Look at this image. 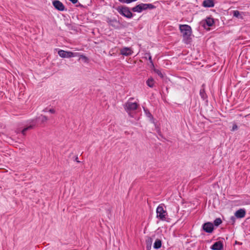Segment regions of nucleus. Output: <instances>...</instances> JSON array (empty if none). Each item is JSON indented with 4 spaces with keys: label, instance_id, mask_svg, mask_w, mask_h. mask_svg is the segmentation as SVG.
<instances>
[{
    "label": "nucleus",
    "instance_id": "21",
    "mask_svg": "<svg viewBox=\"0 0 250 250\" xmlns=\"http://www.w3.org/2000/svg\"><path fill=\"white\" fill-rule=\"evenodd\" d=\"M79 56L80 57V59H82V60H84L85 62H86L88 60V59L86 57L83 55H79L78 53V55L77 56Z\"/></svg>",
    "mask_w": 250,
    "mask_h": 250
},
{
    "label": "nucleus",
    "instance_id": "10",
    "mask_svg": "<svg viewBox=\"0 0 250 250\" xmlns=\"http://www.w3.org/2000/svg\"><path fill=\"white\" fill-rule=\"evenodd\" d=\"M54 6L60 11H63L64 9V6L63 4L59 0H55L53 2Z\"/></svg>",
    "mask_w": 250,
    "mask_h": 250
},
{
    "label": "nucleus",
    "instance_id": "15",
    "mask_svg": "<svg viewBox=\"0 0 250 250\" xmlns=\"http://www.w3.org/2000/svg\"><path fill=\"white\" fill-rule=\"evenodd\" d=\"M162 242L159 239H156L154 243L153 248L155 249H158L161 247Z\"/></svg>",
    "mask_w": 250,
    "mask_h": 250
},
{
    "label": "nucleus",
    "instance_id": "3",
    "mask_svg": "<svg viewBox=\"0 0 250 250\" xmlns=\"http://www.w3.org/2000/svg\"><path fill=\"white\" fill-rule=\"evenodd\" d=\"M116 10L123 16L128 19L132 17V14L129 8L126 6H120L116 8Z\"/></svg>",
    "mask_w": 250,
    "mask_h": 250
},
{
    "label": "nucleus",
    "instance_id": "1",
    "mask_svg": "<svg viewBox=\"0 0 250 250\" xmlns=\"http://www.w3.org/2000/svg\"><path fill=\"white\" fill-rule=\"evenodd\" d=\"M180 30L185 40L189 41L191 35V28L188 25L184 24L180 25Z\"/></svg>",
    "mask_w": 250,
    "mask_h": 250
},
{
    "label": "nucleus",
    "instance_id": "12",
    "mask_svg": "<svg viewBox=\"0 0 250 250\" xmlns=\"http://www.w3.org/2000/svg\"><path fill=\"white\" fill-rule=\"evenodd\" d=\"M214 5L213 0H205L203 2V6L205 7H212Z\"/></svg>",
    "mask_w": 250,
    "mask_h": 250
},
{
    "label": "nucleus",
    "instance_id": "5",
    "mask_svg": "<svg viewBox=\"0 0 250 250\" xmlns=\"http://www.w3.org/2000/svg\"><path fill=\"white\" fill-rule=\"evenodd\" d=\"M157 217L161 220H165L167 213L162 206L159 205L156 209Z\"/></svg>",
    "mask_w": 250,
    "mask_h": 250
},
{
    "label": "nucleus",
    "instance_id": "24",
    "mask_svg": "<svg viewBox=\"0 0 250 250\" xmlns=\"http://www.w3.org/2000/svg\"><path fill=\"white\" fill-rule=\"evenodd\" d=\"M112 22L113 23H116L117 22V21L116 20H110V21L109 22V23L110 24H112L113 25V24H112Z\"/></svg>",
    "mask_w": 250,
    "mask_h": 250
},
{
    "label": "nucleus",
    "instance_id": "27",
    "mask_svg": "<svg viewBox=\"0 0 250 250\" xmlns=\"http://www.w3.org/2000/svg\"><path fill=\"white\" fill-rule=\"evenodd\" d=\"M147 115H148V116H150V114L149 113H148L147 114Z\"/></svg>",
    "mask_w": 250,
    "mask_h": 250
},
{
    "label": "nucleus",
    "instance_id": "14",
    "mask_svg": "<svg viewBox=\"0 0 250 250\" xmlns=\"http://www.w3.org/2000/svg\"><path fill=\"white\" fill-rule=\"evenodd\" d=\"M155 83V82L154 81V80L151 77L148 78L146 82L147 85L151 88H152L154 86Z\"/></svg>",
    "mask_w": 250,
    "mask_h": 250
},
{
    "label": "nucleus",
    "instance_id": "13",
    "mask_svg": "<svg viewBox=\"0 0 250 250\" xmlns=\"http://www.w3.org/2000/svg\"><path fill=\"white\" fill-rule=\"evenodd\" d=\"M234 17L240 19H243L244 13L242 12H239L238 10H234L232 12Z\"/></svg>",
    "mask_w": 250,
    "mask_h": 250
},
{
    "label": "nucleus",
    "instance_id": "17",
    "mask_svg": "<svg viewBox=\"0 0 250 250\" xmlns=\"http://www.w3.org/2000/svg\"><path fill=\"white\" fill-rule=\"evenodd\" d=\"M47 120V118L44 116L41 115L38 118V121L39 122H41L42 123H43L46 122Z\"/></svg>",
    "mask_w": 250,
    "mask_h": 250
},
{
    "label": "nucleus",
    "instance_id": "16",
    "mask_svg": "<svg viewBox=\"0 0 250 250\" xmlns=\"http://www.w3.org/2000/svg\"><path fill=\"white\" fill-rule=\"evenodd\" d=\"M206 22L208 26H211L214 23V21L212 18H207L206 20Z\"/></svg>",
    "mask_w": 250,
    "mask_h": 250
},
{
    "label": "nucleus",
    "instance_id": "26",
    "mask_svg": "<svg viewBox=\"0 0 250 250\" xmlns=\"http://www.w3.org/2000/svg\"><path fill=\"white\" fill-rule=\"evenodd\" d=\"M49 112H50L51 113H55V110L53 109H49Z\"/></svg>",
    "mask_w": 250,
    "mask_h": 250
},
{
    "label": "nucleus",
    "instance_id": "19",
    "mask_svg": "<svg viewBox=\"0 0 250 250\" xmlns=\"http://www.w3.org/2000/svg\"><path fill=\"white\" fill-rule=\"evenodd\" d=\"M35 123H33L31 125H29V126H28L27 127H26V128H24L22 130V133L23 134H25V131L30 129V128H31L33 126H34L35 125Z\"/></svg>",
    "mask_w": 250,
    "mask_h": 250
},
{
    "label": "nucleus",
    "instance_id": "11",
    "mask_svg": "<svg viewBox=\"0 0 250 250\" xmlns=\"http://www.w3.org/2000/svg\"><path fill=\"white\" fill-rule=\"evenodd\" d=\"M246 211L244 209H239L237 210L235 213V216L237 218H242L245 216Z\"/></svg>",
    "mask_w": 250,
    "mask_h": 250
},
{
    "label": "nucleus",
    "instance_id": "9",
    "mask_svg": "<svg viewBox=\"0 0 250 250\" xmlns=\"http://www.w3.org/2000/svg\"><path fill=\"white\" fill-rule=\"evenodd\" d=\"M211 249L213 250H222L223 245L221 241H217L212 245Z\"/></svg>",
    "mask_w": 250,
    "mask_h": 250
},
{
    "label": "nucleus",
    "instance_id": "22",
    "mask_svg": "<svg viewBox=\"0 0 250 250\" xmlns=\"http://www.w3.org/2000/svg\"><path fill=\"white\" fill-rule=\"evenodd\" d=\"M155 72H156V73H157L159 76H160V77H163V75L162 73V72L159 70H155Z\"/></svg>",
    "mask_w": 250,
    "mask_h": 250
},
{
    "label": "nucleus",
    "instance_id": "18",
    "mask_svg": "<svg viewBox=\"0 0 250 250\" xmlns=\"http://www.w3.org/2000/svg\"><path fill=\"white\" fill-rule=\"evenodd\" d=\"M221 223H222V220L220 218H216L214 221V224L215 226H219Z\"/></svg>",
    "mask_w": 250,
    "mask_h": 250
},
{
    "label": "nucleus",
    "instance_id": "8",
    "mask_svg": "<svg viewBox=\"0 0 250 250\" xmlns=\"http://www.w3.org/2000/svg\"><path fill=\"white\" fill-rule=\"evenodd\" d=\"M203 228L206 232L210 233L213 229V225L212 223L208 222L204 224Z\"/></svg>",
    "mask_w": 250,
    "mask_h": 250
},
{
    "label": "nucleus",
    "instance_id": "23",
    "mask_svg": "<svg viewBox=\"0 0 250 250\" xmlns=\"http://www.w3.org/2000/svg\"><path fill=\"white\" fill-rule=\"evenodd\" d=\"M238 128L237 125L235 124L233 125L231 129L232 131H234L237 130Z\"/></svg>",
    "mask_w": 250,
    "mask_h": 250
},
{
    "label": "nucleus",
    "instance_id": "4",
    "mask_svg": "<svg viewBox=\"0 0 250 250\" xmlns=\"http://www.w3.org/2000/svg\"><path fill=\"white\" fill-rule=\"evenodd\" d=\"M59 55L62 58H71L75 57L78 55V53H73L70 51H65L62 50H60L58 51Z\"/></svg>",
    "mask_w": 250,
    "mask_h": 250
},
{
    "label": "nucleus",
    "instance_id": "20",
    "mask_svg": "<svg viewBox=\"0 0 250 250\" xmlns=\"http://www.w3.org/2000/svg\"><path fill=\"white\" fill-rule=\"evenodd\" d=\"M122 3H130L132 2L136 1L137 0H118Z\"/></svg>",
    "mask_w": 250,
    "mask_h": 250
},
{
    "label": "nucleus",
    "instance_id": "6",
    "mask_svg": "<svg viewBox=\"0 0 250 250\" xmlns=\"http://www.w3.org/2000/svg\"><path fill=\"white\" fill-rule=\"evenodd\" d=\"M138 104L134 102H128L125 104V108L127 110H134L137 108Z\"/></svg>",
    "mask_w": 250,
    "mask_h": 250
},
{
    "label": "nucleus",
    "instance_id": "7",
    "mask_svg": "<svg viewBox=\"0 0 250 250\" xmlns=\"http://www.w3.org/2000/svg\"><path fill=\"white\" fill-rule=\"evenodd\" d=\"M133 50L130 47H125L122 48L120 50V53L124 56H130L133 53Z\"/></svg>",
    "mask_w": 250,
    "mask_h": 250
},
{
    "label": "nucleus",
    "instance_id": "2",
    "mask_svg": "<svg viewBox=\"0 0 250 250\" xmlns=\"http://www.w3.org/2000/svg\"><path fill=\"white\" fill-rule=\"evenodd\" d=\"M154 6L152 4L141 3L133 7L132 11L135 12L141 13L147 9H153Z\"/></svg>",
    "mask_w": 250,
    "mask_h": 250
},
{
    "label": "nucleus",
    "instance_id": "25",
    "mask_svg": "<svg viewBox=\"0 0 250 250\" xmlns=\"http://www.w3.org/2000/svg\"><path fill=\"white\" fill-rule=\"evenodd\" d=\"M70 1H71L73 3L75 4L78 2V0H69Z\"/></svg>",
    "mask_w": 250,
    "mask_h": 250
}]
</instances>
